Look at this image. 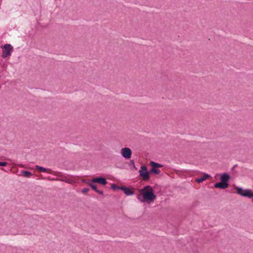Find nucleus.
I'll list each match as a JSON object with an SVG mask.
<instances>
[{"mask_svg":"<svg viewBox=\"0 0 253 253\" xmlns=\"http://www.w3.org/2000/svg\"><path fill=\"white\" fill-rule=\"evenodd\" d=\"M138 191L142 194L143 201H144V202H153L156 199V196L154 194L153 188L149 185L139 189Z\"/></svg>","mask_w":253,"mask_h":253,"instance_id":"1","label":"nucleus"},{"mask_svg":"<svg viewBox=\"0 0 253 253\" xmlns=\"http://www.w3.org/2000/svg\"><path fill=\"white\" fill-rule=\"evenodd\" d=\"M1 48L2 50L1 56L3 58L10 56L13 50V47L10 44H5Z\"/></svg>","mask_w":253,"mask_h":253,"instance_id":"2","label":"nucleus"},{"mask_svg":"<svg viewBox=\"0 0 253 253\" xmlns=\"http://www.w3.org/2000/svg\"><path fill=\"white\" fill-rule=\"evenodd\" d=\"M237 193L242 196L251 198V190L250 189H243L242 187H237Z\"/></svg>","mask_w":253,"mask_h":253,"instance_id":"3","label":"nucleus"},{"mask_svg":"<svg viewBox=\"0 0 253 253\" xmlns=\"http://www.w3.org/2000/svg\"><path fill=\"white\" fill-rule=\"evenodd\" d=\"M139 175L142 177L143 180H148L150 179L149 172L146 166H142L139 171Z\"/></svg>","mask_w":253,"mask_h":253,"instance_id":"4","label":"nucleus"},{"mask_svg":"<svg viewBox=\"0 0 253 253\" xmlns=\"http://www.w3.org/2000/svg\"><path fill=\"white\" fill-rule=\"evenodd\" d=\"M122 154L123 156L126 159H129L131 156V151L129 148H124L122 149Z\"/></svg>","mask_w":253,"mask_h":253,"instance_id":"5","label":"nucleus"},{"mask_svg":"<svg viewBox=\"0 0 253 253\" xmlns=\"http://www.w3.org/2000/svg\"><path fill=\"white\" fill-rule=\"evenodd\" d=\"M91 182H96L103 185H106L107 183L106 179L101 176L93 178L91 180Z\"/></svg>","mask_w":253,"mask_h":253,"instance_id":"6","label":"nucleus"},{"mask_svg":"<svg viewBox=\"0 0 253 253\" xmlns=\"http://www.w3.org/2000/svg\"><path fill=\"white\" fill-rule=\"evenodd\" d=\"M120 190L124 191L126 196H130L134 194V192L132 190L126 187L125 186H121Z\"/></svg>","mask_w":253,"mask_h":253,"instance_id":"7","label":"nucleus"},{"mask_svg":"<svg viewBox=\"0 0 253 253\" xmlns=\"http://www.w3.org/2000/svg\"><path fill=\"white\" fill-rule=\"evenodd\" d=\"M214 186L215 188H220L222 189H224L228 187V183H226L225 182H223L221 181L220 182L216 183L214 185Z\"/></svg>","mask_w":253,"mask_h":253,"instance_id":"8","label":"nucleus"},{"mask_svg":"<svg viewBox=\"0 0 253 253\" xmlns=\"http://www.w3.org/2000/svg\"><path fill=\"white\" fill-rule=\"evenodd\" d=\"M220 181L223 182L228 183V181L230 179V176L227 173H223L220 176Z\"/></svg>","mask_w":253,"mask_h":253,"instance_id":"9","label":"nucleus"},{"mask_svg":"<svg viewBox=\"0 0 253 253\" xmlns=\"http://www.w3.org/2000/svg\"><path fill=\"white\" fill-rule=\"evenodd\" d=\"M210 177V175L208 174H204L203 176H202L201 178H197L196 179V181L198 183H201L203 181L206 180L208 178H209Z\"/></svg>","mask_w":253,"mask_h":253,"instance_id":"10","label":"nucleus"},{"mask_svg":"<svg viewBox=\"0 0 253 253\" xmlns=\"http://www.w3.org/2000/svg\"><path fill=\"white\" fill-rule=\"evenodd\" d=\"M36 169L39 170L40 171L47 172V169L45 168L40 167L39 166H36Z\"/></svg>","mask_w":253,"mask_h":253,"instance_id":"11","label":"nucleus"},{"mask_svg":"<svg viewBox=\"0 0 253 253\" xmlns=\"http://www.w3.org/2000/svg\"><path fill=\"white\" fill-rule=\"evenodd\" d=\"M150 165L152 167H154L155 168H161L162 167V165L159 164H158V163H156L155 162H150Z\"/></svg>","mask_w":253,"mask_h":253,"instance_id":"12","label":"nucleus"},{"mask_svg":"<svg viewBox=\"0 0 253 253\" xmlns=\"http://www.w3.org/2000/svg\"><path fill=\"white\" fill-rule=\"evenodd\" d=\"M150 172L159 174L160 173V170L157 169L152 167Z\"/></svg>","mask_w":253,"mask_h":253,"instance_id":"13","label":"nucleus"},{"mask_svg":"<svg viewBox=\"0 0 253 253\" xmlns=\"http://www.w3.org/2000/svg\"><path fill=\"white\" fill-rule=\"evenodd\" d=\"M23 175L25 177H29L32 175V173L29 171H22Z\"/></svg>","mask_w":253,"mask_h":253,"instance_id":"14","label":"nucleus"},{"mask_svg":"<svg viewBox=\"0 0 253 253\" xmlns=\"http://www.w3.org/2000/svg\"><path fill=\"white\" fill-rule=\"evenodd\" d=\"M88 185H89L91 188L94 190V191H96V190H97V188H96V185H95V184H93L91 183H87Z\"/></svg>","mask_w":253,"mask_h":253,"instance_id":"15","label":"nucleus"},{"mask_svg":"<svg viewBox=\"0 0 253 253\" xmlns=\"http://www.w3.org/2000/svg\"><path fill=\"white\" fill-rule=\"evenodd\" d=\"M111 188L114 190L120 189V187L117 186L115 184H113L111 185Z\"/></svg>","mask_w":253,"mask_h":253,"instance_id":"16","label":"nucleus"},{"mask_svg":"<svg viewBox=\"0 0 253 253\" xmlns=\"http://www.w3.org/2000/svg\"><path fill=\"white\" fill-rule=\"evenodd\" d=\"M7 163L5 162H0V166L4 167L7 165Z\"/></svg>","mask_w":253,"mask_h":253,"instance_id":"17","label":"nucleus"},{"mask_svg":"<svg viewBox=\"0 0 253 253\" xmlns=\"http://www.w3.org/2000/svg\"><path fill=\"white\" fill-rule=\"evenodd\" d=\"M141 194L140 193V194L138 195L137 199H138V200H139L140 201H141L142 202H144V201H143V198H141V197H140Z\"/></svg>","mask_w":253,"mask_h":253,"instance_id":"18","label":"nucleus"},{"mask_svg":"<svg viewBox=\"0 0 253 253\" xmlns=\"http://www.w3.org/2000/svg\"><path fill=\"white\" fill-rule=\"evenodd\" d=\"M88 191H89V189L87 188H84L83 189V190H82V192L84 193L87 192Z\"/></svg>","mask_w":253,"mask_h":253,"instance_id":"19","label":"nucleus"},{"mask_svg":"<svg viewBox=\"0 0 253 253\" xmlns=\"http://www.w3.org/2000/svg\"><path fill=\"white\" fill-rule=\"evenodd\" d=\"M96 192L101 195H103L104 194L103 191L102 190H99L97 189Z\"/></svg>","mask_w":253,"mask_h":253,"instance_id":"20","label":"nucleus"},{"mask_svg":"<svg viewBox=\"0 0 253 253\" xmlns=\"http://www.w3.org/2000/svg\"><path fill=\"white\" fill-rule=\"evenodd\" d=\"M130 163H131V165L133 166V167L134 168H135L134 160H131L130 161Z\"/></svg>","mask_w":253,"mask_h":253,"instance_id":"21","label":"nucleus"}]
</instances>
